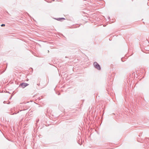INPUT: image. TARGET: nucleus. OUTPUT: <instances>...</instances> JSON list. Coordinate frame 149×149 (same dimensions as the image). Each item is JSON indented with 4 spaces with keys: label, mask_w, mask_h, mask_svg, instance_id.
<instances>
[{
    "label": "nucleus",
    "mask_w": 149,
    "mask_h": 149,
    "mask_svg": "<svg viewBox=\"0 0 149 149\" xmlns=\"http://www.w3.org/2000/svg\"><path fill=\"white\" fill-rule=\"evenodd\" d=\"M58 21H61V18H59L56 19Z\"/></svg>",
    "instance_id": "nucleus-3"
},
{
    "label": "nucleus",
    "mask_w": 149,
    "mask_h": 149,
    "mask_svg": "<svg viewBox=\"0 0 149 149\" xmlns=\"http://www.w3.org/2000/svg\"><path fill=\"white\" fill-rule=\"evenodd\" d=\"M39 120H37L36 121V123H37L38 122Z\"/></svg>",
    "instance_id": "nucleus-7"
},
{
    "label": "nucleus",
    "mask_w": 149,
    "mask_h": 149,
    "mask_svg": "<svg viewBox=\"0 0 149 149\" xmlns=\"http://www.w3.org/2000/svg\"><path fill=\"white\" fill-rule=\"evenodd\" d=\"M11 98V97L10 98V99Z\"/></svg>",
    "instance_id": "nucleus-12"
},
{
    "label": "nucleus",
    "mask_w": 149,
    "mask_h": 149,
    "mask_svg": "<svg viewBox=\"0 0 149 149\" xmlns=\"http://www.w3.org/2000/svg\"><path fill=\"white\" fill-rule=\"evenodd\" d=\"M61 18V20L62 19H65L64 18L62 17V18Z\"/></svg>",
    "instance_id": "nucleus-6"
},
{
    "label": "nucleus",
    "mask_w": 149,
    "mask_h": 149,
    "mask_svg": "<svg viewBox=\"0 0 149 149\" xmlns=\"http://www.w3.org/2000/svg\"><path fill=\"white\" fill-rule=\"evenodd\" d=\"M121 60H122V61H122V58H121Z\"/></svg>",
    "instance_id": "nucleus-11"
},
{
    "label": "nucleus",
    "mask_w": 149,
    "mask_h": 149,
    "mask_svg": "<svg viewBox=\"0 0 149 149\" xmlns=\"http://www.w3.org/2000/svg\"><path fill=\"white\" fill-rule=\"evenodd\" d=\"M6 101H4L3 102V103L4 104H6Z\"/></svg>",
    "instance_id": "nucleus-5"
},
{
    "label": "nucleus",
    "mask_w": 149,
    "mask_h": 149,
    "mask_svg": "<svg viewBox=\"0 0 149 149\" xmlns=\"http://www.w3.org/2000/svg\"><path fill=\"white\" fill-rule=\"evenodd\" d=\"M37 85H38V86H39L40 85V84H37Z\"/></svg>",
    "instance_id": "nucleus-8"
},
{
    "label": "nucleus",
    "mask_w": 149,
    "mask_h": 149,
    "mask_svg": "<svg viewBox=\"0 0 149 149\" xmlns=\"http://www.w3.org/2000/svg\"><path fill=\"white\" fill-rule=\"evenodd\" d=\"M10 103V102H8V103H7V104H9Z\"/></svg>",
    "instance_id": "nucleus-9"
},
{
    "label": "nucleus",
    "mask_w": 149,
    "mask_h": 149,
    "mask_svg": "<svg viewBox=\"0 0 149 149\" xmlns=\"http://www.w3.org/2000/svg\"><path fill=\"white\" fill-rule=\"evenodd\" d=\"M60 94L59 93L58 94V95H60Z\"/></svg>",
    "instance_id": "nucleus-10"
},
{
    "label": "nucleus",
    "mask_w": 149,
    "mask_h": 149,
    "mask_svg": "<svg viewBox=\"0 0 149 149\" xmlns=\"http://www.w3.org/2000/svg\"><path fill=\"white\" fill-rule=\"evenodd\" d=\"M5 26V24H2L1 25V26Z\"/></svg>",
    "instance_id": "nucleus-4"
},
{
    "label": "nucleus",
    "mask_w": 149,
    "mask_h": 149,
    "mask_svg": "<svg viewBox=\"0 0 149 149\" xmlns=\"http://www.w3.org/2000/svg\"><path fill=\"white\" fill-rule=\"evenodd\" d=\"M93 65L95 68L99 70H101V68L100 65L96 62H94L93 63Z\"/></svg>",
    "instance_id": "nucleus-1"
},
{
    "label": "nucleus",
    "mask_w": 149,
    "mask_h": 149,
    "mask_svg": "<svg viewBox=\"0 0 149 149\" xmlns=\"http://www.w3.org/2000/svg\"><path fill=\"white\" fill-rule=\"evenodd\" d=\"M29 84L23 82L21 83L19 86V87L22 88H24L25 87L29 85Z\"/></svg>",
    "instance_id": "nucleus-2"
}]
</instances>
